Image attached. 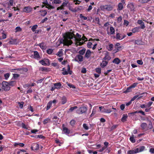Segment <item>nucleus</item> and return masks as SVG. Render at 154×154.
Returning a JSON list of instances; mask_svg holds the SVG:
<instances>
[{
    "instance_id": "obj_1",
    "label": "nucleus",
    "mask_w": 154,
    "mask_h": 154,
    "mask_svg": "<svg viewBox=\"0 0 154 154\" xmlns=\"http://www.w3.org/2000/svg\"><path fill=\"white\" fill-rule=\"evenodd\" d=\"M63 38L64 39L63 40V44L67 46L71 45L72 44L73 42L71 40L73 39V38H75V41H76V44L82 40L81 38H76L73 33L70 32L66 33L63 36Z\"/></svg>"
},
{
    "instance_id": "obj_2",
    "label": "nucleus",
    "mask_w": 154,
    "mask_h": 154,
    "mask_svg": "<svg viewBox=\"0 0 154 154\" xmlns=\"http://www.w3.org/2000/svg\"><path fill=\"white\" fill-rule=\"evenodd\" d=\"M1 84L2 85V91H7L10 90L11 87L9 86L8 82H3Z\"/></svg>"
},
{
    "instance_id": "obj_3",
    "label": "nucleus",
    "mask_w": 154,
    "mask_h": 154,
    "mask_svg": "<svg viewBox=\"0 0 154 154\" xmlns=\"http://www.w3.org/2000/svg\"><path fill=\"white\" fill-rule=\"evenodd\" d=\"M87 110V107L85 106H81L76 111L77 113L79 114H82L85 113Z\"/></svg>"
},
{
    "instance_id": "obj_4",
    "label": "nucleus",
    "mask_w": 154,
    "mask_h": 154,
    "mask_svg": "<svg viewBox=\"0 0 154 154\" xmlns=\"http://www.w3.org/2000/svg\"><path fill=\"white\" fill-rule=\"evenodd\" d=\"M113 8V7L110 5H103L101 7V10L103 11L106 10L109 11L112 10Z\"/></svg>"
},
{
    "instance_id": "obj_5",
    "label": "nucleus",
    "mask_w": 154,
    "mask_h": 154,
    "mask_svg": "<svg viewBox=\"0 0 154 154\" xmlns=\"http://www.w3.org/2000/svg\"><path fill=\"white\" fill-rule=\"evenodd\" d=\"M31 57L32 58L35 59L37 60H39L40 58L39 54L38 52L37 51H33V54L32 55Z\"/></svg>"
},
{
    "instance_id": "obj_6",
    "label": "nucleus",
    "mask_w": 154,
    "mask_h": 154,
    "mask_svg": "<svg viewBox=\"0 0 154 154\" xmlns=\"http://www.w3.org/2000/svg\"><path fill=\"white\" fill-rule=\"evenodd\" d=\"M83 56L81 55L78 54L76 56L75 59V60L78 62H82L83 61Z\"/></svg>"
},
{
    "instance_id": "obj_7",
    "label": "nucleus",
    "mask_w": 154,
    "mask_h": 154,
    "mask_svg": "<svg viewBox=\"0 0 154 154\" xmlns=\"http://www.w3.org/2000/svg\"><path fill=\"white\" fill-rule=\"evenodd\" d=\"M63 127V132L64 134H68L70 133V131L67 128L64 127V124L62 125Z\"/></svg>"
},
{
    "instance_id": "obj_8",
    "label": "nucleus",
    "mask_w": 154,
    "mask_h": 154,
    "mask_svg": "<svg viewBox=\"0 0 154 154\" xmlns=\"http://www.w3.org/2000/svg\"><path fill=\"white\" fill-rule=\"evenodd\" d=\"M32 8L30 6L25 7L23 9L24 12L28 13L31 12L32 10Z\"/></svg>"
},
{
    "instance_id": "obj_9",
    "label": "nucleus",
    "mask_w": 154,
    "mask_h": 154,
    "mask_svg": "<svg viewBox=\"0 0 154 154\" xmlns=\"http://www.w3.org/2000/svg\"><path fill=\"white\" fill-rule=\"evenodd\" d=\"M138 152V149L135 148L134 149L128 150L127 151L128 154H134Z\"/></svg>"
},
{
    "instance_id": "obj_10",
    "label": "nucleus",
    "mask_w": 154,
    "mask_h": 154,
    "mask_svg": "<svg viewBox=\"0 0 154 154\" xmlns=\"http://www.w3.org/2000/svg\"><path fill=\"white\" fill-rule=\"evenodd\" d=\"M140 127L142 130L147 131V125L146 123L143 122L141 124Z\"/></svg>"
},
{
    "instance_id": "obj_11",
    "label": "nucleus",
    "mask_w": 154,
    "mask_h": 154,
    "mask_svg": "<svg viewBox=\"0 0 154 154\" xmlns=\"http://www.w3.org/2000/svg\"><path fill=\"white\" fill-rule=\"evenodd\" d=\"M8 43L11 45H17V39L11 38L9 41Z\"/></svg>"
},
{
    "instance_id": "obj_12",
    "label": "nucleus",
    "mask_w": 154,
    "mask_h": 154,
    "mask_svg": "<svg viewBox=\"0 0 154 154\" xmlns=\"http://www.w3.org/2000/svg\"><path fill=\"white\" fill-rule=\"evenodd\" d=\"M91 54V52L90 50H88L85 53V57L87 59H88L90 57Z\"/></svg>"
},
{
    "instance_id": "obj_13",
    "label": "nucleus",
    "mask_w": 154,
    "mask_h": 154,
    "mask_svg": "<svg viewBox=\"0 0 154 154\" xmlns=\"http://www.w3.org/2000/svg\"><path fill=\"white\" fill-rule=\"evenodd\" d=\"M111 59V57L109 55L108 53L105 54V57L103 58V60L106 61H109Z\"/></svg>"
},
{
    "instance_id": "obj_14",
    "label": "nucleus",
    "mask_w": 154,
    "mask_h": 154,
    "mask_svg": "<svg viewBox=\"0 0 154 154\" xmlns=\"http://www.w3.org/2000/svg\"><path fill=\"white\" fill-rule=\"evenodd\" d=\"M37 45L40 47L41 49L42 50L45 49L46 48V45L44 42L39 43Z\"/></svg>"
},
{
    "instance_id": "obj_15",
    "label": "nucleus",
    "mask_w": 154,
    "mask_h": 154,
    "mask_svg": "<svg viewBox=\"0 0 154 154\" xmlns=\"http://www.w3.org/2000/svg\"><path fill=\"white\" fill-rule=\"evenodd\" d=\"M59 119V118L57 116H55L53 118V120L51 122L56 124H59L58 121Z\"/></svg>"
},
{
    "instance_id": "obj_16",
    "label": "nucleus",
    "mask_w": 154,
    "mask_h": 154,
    "mask_svg": "<svg viewBox=\"0 0 154 154\" xmlns=\"http://www.w3.org/2000/svg\"><path fill=\"white\" fill-rule=\"evenodd\" d=\"M121 62L120 60L118 58H115L112 61V63L117 64H119Z\"/></svg>"
},
{
    "instance_id": "obj_17",
    "label": "nucleus",
    "mask_w": 154,
    "mask_h": 154,
    "mask_svg": "<svg viewBox=\"0 0 154 154\" xmlns=\"http://www.w3.org/2000/svg\"><path fill=\"white\" fill-rule=\"evenodd\" d=\"M108 62L107 61L103 60L100 64L102 68H104L108 64Z\"/></svg>"
},
{
    "instance_id": "obj_18",
    "label": "nucleus",
    "mask_w": 154,
    "mask_h": 154,
    "mask_svg": "<svg viewBox=\"0 0 154 154\" xmlns=\"http://www.w3.org/2000/svg\"><path fill=\"white\" fill-rule=\"evenodd\" d=\"M14 0H10L8 3V8H10L11 6H13V3H14Z\"/></svg>"
},
{
    "instance_id": "obj_19",
    "label": "nucleus",
    "mask_w": 154,
    "mask_h": 154,
    "mask_svg": "<svg viewBox=\"0 0 154 154\" xmlns=\"http://www.w3.org/2000/svg\"><path fill=\"white\" fill-rule=\"evenodd\" d=\"M39 70L42 72H47L49 71V68L42 67L39 68Z\"/></svg>"
},
{
    "instance_id": "obj_20",
    "label": "nucleus",
    "mask_w": 154,
    "mask_h": 154,
    "mask_svg": "<svg viewBox=\"0 0 154 154\" xmlns=\"http://www.w3.org/2000/svg\"><path fill=\"white\" fill-rule=\"evenodd\" d=\"M122 116L121 119V121L122 122H124L127 120L128 116L127 114H123Z\"/></svg>"
},
{
    "instance_id": "obj_21",
    "label": "nucleus",
    "mask_w": 154,
    "mask_h": 154,
    "mask_svg": "<svg viewBox=\"0 0 154 154\" xmlns=\"http://www.w3.org/2000/svg\"><path fill=\"white\" fill-rule=\"evenodd\" d=\"M123 8V4L121 2L119 3L118 5V8L117 10L119 11H121L122 10Z\"/></svg>"
},
{
    "instance_id": "obj_22",
    "label": "nucleus",
    "mask_w": 154,
    "mask_h": 154,
    "mask_svg": "<svg viewBox=\"0 0 154 154\" xmlns=\"http://www.w3.org/2000/svg\"><path fill=\"white\" fill-rule=\"evenodd\" d=\"M39 12L41 13L40 15L43 17L45 16L47 14V12L46 10H41Z\"/></svg>"
},
{
    "instance_id": "obj_23",
    "label": "nucleus",
    "mask_w": 154,
    "mask_h": 154,
    "mask_svg": "<svg viewBox=\"0 0 154 154\" xmlns=\"http://www.w3.org/2000/svg\"><path fill=\"white\" fill-rule=\"evenodd\" d=\"M122 35L119 32H117L116 39L117 40H122Z\"/></svg>"
},
{
    "instance_id": "obj_24",
    "label": "nucleus",
    "mask_w": 154,
    "mask_h": 154,
    "mask_svg": "<svg viewBox=\"0 0 154 154\" xmlns=\"http://www.w3.org/2000/svg\"><path fill=\"white\" fill-rule=\"evenodd\" d=\"M143 42L141 40H135V44L138 45H143Z\"/></svg>"
},
{
    "instance_id": "obj_25",
    "label": "nucleus",
    "mask_w": 154,
    "mask_h": 154,
    "mask_svg": "<svg viewBox=\"0 0 154 154\" xmlns=\"http://www.w3.org/2000/svg\"><path fill=\"white\" fill-rule=\"evenodd\" d=\"M33 146L35 150H38L39 148V145L38 143H34L33 144Z\"/></svg>"
},
{
    "instance_id": "obj_26",
    "label": "nucleus",
    "mask_w": 154,
    "mask_h": 154,
    "mask_svg": "<svg viewBox=\"0 0 154 154\" xmlns=\"http://www.w3.org/2000/svg\"><path fill=\"white\" fill-rule=\"evenodd\" d=\"M112 112V110L110 109H103L102 110V113H110Z\"/></svg>"
},
{
    "instance_id": "obj_27",
    "label": "nucleus",
    "mask_w": 154,
    "mask_h": 154,
    "mask_svg": "<svg viewBox=\"0 0 154 154\" xmlns=\"http://www.w3.org/2000/svg\"><path fill=\"white\" fill-rule=\"evenodd\" d=\"M129 139L131 142L133 143H135L136 141L135 139L134 138V135L133 134L132 135Z\"/></svg>"
},
{
    "instance_id": "obj_28",
    "label": "nucleus",
    "mask_w": 154,
    "mask_h": 154,
    "mask_svg": "<svg viewBox=\"0 0 154 154\" xmlns=\"http://www.w3.org/2000/svg\"><path fill=\"white\" fill-rule=\"evenodd\" d=\"M8 83L9 86H13L16 84V82L15 81H11L8 82Z\"/></svg>"
},
{
    "instance_id": "obj_29",
    "label": "nucleus",
    "mask_w": 154,
    "mask_h": 154,
    "mask_svg": "<svg viewBox=\"0 0 154 154\" xmlns=\"http://www.w3.org/2000/svg\"><path fill=\"white\" fill-rule=\"evenodd\" d=\"M113 45L112 44H110L109 45L108 47H107V49L109 51H111L113 48Z\"/></svg>"
},
{
    "instance_id": "obj_30",
    "label": "nucleus",
    "mask_w": 154,
    "mask_h": 154,
    "mask_svg": "<svg viewBox=\"0 0 154 154\" xmlns=\"http://www.w3.org/2000/svg\"><path fill=\"white\" fill-rule=\"evenodd\" d=\"M97 107V106H95L93 107L92 112L90 116V117H92L96 113V107Z\"/></svg>"
},
{
    "instance_id": "obj_31",
    "label": "nucleus",
    "mask_w": 154,
    "mask_h": 154,
    "mask_svg": "<svg viewBox=\"0 0 154 154\" xmlns=\"http://www.w3.org/2000/svg\"><path fill=\"white\" fill-rule=\"evenodd\" d=\"M86 49L84 48L83 49L79 51V55H83L85 52Z\"/></svg>"
},
{
    "instance_id": "obj_32",
    "label": "nucleus",
    "mask_w": 154,
    "mask_h": 154,
    "mask_svg": "<svg viewBox=\"0 0 154 154\" xmlns=\"http://www.w3.org/2000/svg\"><path fill=\"white\" fill-rule=\"evenodd\" d=\"M67 102V100L66 98L64 96L61 99V103L62 104H64Z\"/></svg>"
},
{
    "instance_id": "obj_33",
    "label": "nucleus",
    "mask_w": 154,
    "mask_h": 154,
    "mask_svg": "<svg viewBox=\"0 0 154 154\" xmlns=\"http://www.w3.org/2000/svg\"><path fill=\"white\" fill-rule=\"evenodd\" d=\"M52 104V101H50L47 104L46 110H48L51 107Z\"/></svg>"
},
{
    "instance_id": "obj_34",
    "label": "nucleus",
    "mask_w": 154,
    "mask_h": 154,
    "mask_svg": "<svg viewBox=\"0 0 154 154\" xmlns=\"http://www.w3.org/2000/svg\"><path fill=\"white\" fill-rule=\"evenodd\" d=\"M138 149V152H140L143 151L145 149V147L144 146H140L139 148H137Z\"/></svg>"
},
{
    "instance_id": "obj_35",
    "label": "nucleus",
    "mask_w": 154,
    "mask_h": 154,
    "mask_svg": "<svg viewBox=\"0 0 154 154\" xmlns=\"http://www.w3.org/2000/svg\"><path fill=\"white\" fill-rule=\"evenodd\" d=\"M139 27H135L133 28L132 30V32L133 33H134L137 32H138L139 31Z\"/></svg>"
},
{
    "instance_id": "obj_36",
    "label": "nucleus",
    "mask_w": 154,
    "mask_h": 154,
    "mask_svg": "<svg viewBox=\"0 0 154 154\" xmlns=\"http://www.w3.org/2000/svg\"><path fill=\"white\" fill-rule=\"evenodd\" d=\"M132 88L130 86L129 87H128L123 92L125 93L126 94L129 92H130L131 91Z\"/></svg>"
},
{
    "instance_id": "obj_37",
    "label": "nucleus",
    "mask_w": 154,
    "mask_h": 154,
    "mask_svg": "<svg viewBox=\"0 0 154 154\" xmlns=\"http://www.w3.org/2000/svg\"><path fill=\"white\" fill-rule=\"evenodd\" d=\"M18 145H19L21 147H23L24 146V144L23 143H15L14 144V146H16Z\"/></svg>"
},
{
    "instance_id": "obj_38",
    "label": "nucleus",
    "mask_w": 154,
    "mask_h": 154,
    "mask_svg": "<svg viewBox=\"0 0 154 154\" xmlns=\"http://www.w3.org/2000/svg\"><path fill=\"white\" fill-rule=\"evenodd\" d=\"M54 85L56 88H60L61 86V84L60 82L54 83Z\"/></svg>"
},
{
    "instance_id": "obj_39",
    "label": "nucleus",
    "mask_w": 154,
    "mask_h": 154,
    "mask_svg": "<svg viewBox=\"0 0 154 154\" xmlns=\"http://www.w3.org/2000/svg\"><path fill=\"white\" fill-rule=\"evenodd\" d=\"M54 51V49H52L49 48L46 51L47 53L48 54L51 55L52 54Z\"/></svg>"
},
{
    "instance_id": "obj_40",
    "label": "nucleus",
    "mask_w": 154,
    "mask_h": 154,
    "mask_svg": "<svg viewBox=\"0 0 154 154\" xmlns=\"http://www.w3.org/2000/svg\"><path fill=\"white\" fill-rule=\"evenodd\" d=\"M110 30L111 34L113 35L115 33V30L113 27L112 26L110 27Z\"/></svg>"
},
{
    "instance_id": "obj_41",
    "label": "nucleus",
    "mask_w": 154,
    "mask_h": 154,
    "mask_svg": "<svg viewBox=\"0 0 154 154\" xmlns=\"http://www.w3.org/2000/svg\"><path fill=\"white\" fill-rule=\"evenodd\" d=\"M151 0H138L139 2L142 4H144L148 3L149 1Z\"/></svg>"
},
{
    "instance_id": "obj_42",
    "label": "nucleus",
    "mask_w": 154,
    "mask_h": 154,
    "mask_svg": "<svg viewBox=\"0 0 154 154\" xmlns=\"http://www.w3.org/2000/svg\"><path fill=\"white\" fill-rule=\"evenodd\" d=\"M77 108V106H76L72 107L69 109V112H72L74 109H76Z\"/></svg>"
},
{
    "instance_id": "obj_43",
    "label": "nucleus",
    "mask_w": 154,
    "mask_h": 154,
    "mask_svg": "<svg viewBox=\"0 0 154 154\" xmlns=\"http://www.w3.org/2000/svg\"><path fill=\"white\" fill-rule=\"evenodd\" d=\"M153 126L152 123L151 121L149 122V123L148 125V126H147V130L149 129H151L152 128Z\"/></svg>"
},
{
    "instance_id": "obj_44",
    "label": "nucleus",
    "mask_w": 154,
    "mask_h": 154,
    "mask_svg": "<svg viewBox=\"0 0 154 154\" xmlns=\"http://www.w3.org/2000/svg\"><path fill=\"white\" fill-rule=\"evenodd\" d=\"M63 51H59L56 54V55L59 57H61L63 56Z\"/></svg>"
},
{
    "instance_id": "obj_45",
    "label": "nucleus",
    "mask_w": 154,
    "mask_h": 154,
    "mask_svg": "<svg viewBox=\"0 0 154 154\" xmlns=\"http://www.w3.org/2000/svg\"><path fill=\"white\" fill-rule=\"evenodd\" d=\"M50 119L49 118H47L45 119L44 121H43V123L45 125L47 123H48V122H50Z\"/></svg>"
},
{
    "instance_id": "obj_46",
    "label": "nucleus",
    "mask_w": 154,
    "mask_h": 154,
    "mask_svg": "<svg viewBox=\"0 0 154 154\" xmlns=\"http://www.w3.org/2000/svg\"><path fill=\"white\" fill-rule=\"evenodd\" d=\"M38 27V25H35L32 27L31 28L33 32L35 31V29H37Z\"/></svg>"
},
{
    "instance_id": "obj_47",
    "label": "nucleus",
    "mask_w": 154,
    "mask_h": 154,
    "mask_svg": "<svg viewBox=\"0 0 154 154\" xmlns=\"http://www.w3.org/2000/svg\"><path fill=\"white\" fill-rule=\"evenodd\" d=\"M61 1L60 0H54L52 3L55 4H59L61 3Z\"/></svg>"
},
{
    "instance_id": "obj_48",
    "label": "nucleus",
    "mask_w": 154,
    "mask_h": 154,
    "mask_svg": "<svg viewBox=\"0 0 154 154\" xmlns=\"http://www.w3.org/2000/svg\"><path fill=\"white\" fill-rule=\"evenodd\" d=\"M83 128L86 130H87L89 129L88 126L87 125V124L85 123H84L83 125Z\"/></svg>"
},
{
    "instance_id": "obj_49",
    "label": "nucleus",
    "mask_w": 154,
    "mask_h": 154,
    "mask_svg": "<svg viewBox=\"0 0 154 154\" xmlns=\"http://www.w3.org/2000/svg\"><path fill=\"white\" fill-rule=\"evenodd\" d=\"M68 3V1L67 0H66L65 2H63L62 5V6L63 7V8L67 5V4Z\"/></svg>"
},
{
    "instance_id": "obj_50",
    "label": "nucleus",
    "mask_w": 154,
    "mask_h": 154,
    "mask_svg": "<svg viewBox=\"0 0 154 154\" xmlns=\"http://www.w3.org/2000/svg\"><path fill=\"white\" fill-rule=\"evenodd\" d=\"M39 63L40 64L44 66H46L47 65L46 63L44 61V60H41L39 61Z\"/></svg>"
},
{
    "instance_id": "obj_51",
    "label": "nucleus",
    "mask_w": 154,
    "mask_h": 154,
    "mask_svg": "<svg viewBox=\"0 0 154 154\" xmlns=\"http://www.w3.org/2000/svg\"><path fill=\"white\" fill-rule=\"evenodd\" d=\"M121 46H119V47L116 48H115L116 49L114 50V52L115 53H116L117 52L121 50Z\"/></svg>"
},
{
    "instance_id": "obj_52",
    "label": "nucleus",
    "mask_w": 154,
    "mask_h": 154,
    "mask_svg": "<svg viewBox=\"0 0 154 154\" xmlns=\"http://www.w3.org/2000/svg\"><path fill=\"white\" fill-rule=\"evenodd\" d=\"M67 85L70 88H72L73 89H75V86H74V85L73 84H72L70 83H68L67 84Z\"/></svg>"
},
{
    "instance_id": "obj_53",
    "label": "nucleus",
    "mask_w": 154,
    "mask_h": 154,
    "mask_svg": "<svg viewBox=\"0 0 154 154\" xmlns=\"http://www.w3.org/2000/svg\"><path fill=\"white\" fill-rule=\"evenodd\" d=\"M138 84V83L137 82H135L133 83L132 85H131L130 86L132 88H134Z\"/></svg>"
},
{
    "instance_id": "obj_54",
    "label": "nucleus",
    "mask_w": 154,
    "mask_h": 154,
    "mask_svg": "<svg viewBox=\"0 0 154 154\" xmlns=\"http://www.w3.org/2000/svg\"><path fill=\"white\" fill-rule=\"evenodd\" d=\"M10 76V74L9 73H7L4 75V76L5 77V79L7 80Z\"/></svg>"
},
{
    "instance_id": "obj_55",
    "label": "nucleus",
    "mask_w": 154,
    "mask_h": 154,
    "mask_svg": "<svg viewBox=\"0 0 154 154\" xmlns=\"http://www.w3.org/2000/svg\"><path fill=\"white\" fill-rule=\"evenodd\" d=\"M101 69L100 68H97L96 69V71L98 74L101 73Z\"/></svg>"
},
{
    "instance_id": "obj_56",
    "label": "nucleus",
    "mask_w": 154,
    "mask_h": 154,
    "mask_svg": "<svg viewBox=\"0 0 154 154\" xmlns=\"http://www.w3.org/2000/svg\"><path fill=\"white\" fill-rule=\"evenodd\" d=\"M13 78L14 79H16L19 77L20 75L17 74H13Z\"/></svg>"
},
{
    "instance_id": "obj_57",
    "label": "nucleus",
    "mask_w": 154,
    "mask_h": 154,
    "mask_svg": "<svg viewBox=\"0 0 154 154\" xmlns=\"http://www.w3.org/2000/svg\"><path fill=\"white\" fill-rule=\"evenodd\" d=\"M75 121L74 120H72L70 122V125L72 126L75 124Z\"/></svg>"
},
{
    "instance_id": "obj_58",
    "label": "nucleus",
    "mask_w": 154,
    "mask_h": 154,
    "mask_svg": "<svg viewBox=\"0 0 154 154\" xmlns=\"http://www.w3.org/2000/svg\"><path fill=\"white\" fill-rule=\"evenodd\" d=\"M80 17L82 19L84 20H86L87 19V17L83 16L82 14H81L80 15Z\"/></svg>"
},
{
    "instance_id": "obj_59",
    "label": "nucleus",
    "mask_w": 154,
    "mask_h": 154,
    "mask_svg": "<svg viewBox=\"0 0 154 154\" xmlns=\"http://www.w3.org/2000/svg\"><path fill=\"white\" fill-rule=\"evenodd\" d=\"M92 45V44L91 42H89L87 43V46L88 48H91Z\"/></svg>"
},
{
    "instance_id": "obj_60",
    "label": "nucleus",
    "mask_w": 154,
    "mask_h": 154,
    "mask_svg": "<svg viewBox=\"0 0 154 154\" xmlns=\"http://www.w3.org/2000/svg\"><path fill=\"white\" fill-rule=\"evenodd\" d=\"M117 125H113L110 128L111 130L112 131L114 130V129H116L117 127Z\"/></svg>"
},
{
    "instance_id": "obj_61",
    "label": "nucleus",
    "mask_w": 154,
    "mask_h": 154,
    "mask_svg": "<svg viewBox=\"0 0 154 154\" xmlns=\"http://www.w3.org/2000/svg\"><path fill=\"white\" fill-rule=\"evenodd\" d=\"M35 138H45V137L42 135H35Z\"/></svg>"
},
{
    "instance_id": "obj_62",
    "label": "nucleus",
    "mask_w": 154,
    "mask_h": 154,
    "mask_svg": "<svg viewBox=\"0 0 154 154\" xmlns=\"http://www.w3.org/2000/svg\"><path fill=\"white\" fill-rule=\"evenodd\" d=\"M21 127L22 128L27 129V128L26 127V126L25 125V124L23 123H22L21 124Z\"/></svg>"
},
{
    "instance_id": "obj_63",
    "label": "nucleus",
    "mask_w": 154,
    "mask_h": 154,
    "mask_svg": "<svg viewBox=\"0 0 154 154\" xmlns=\"http://www.w3.org/2000/svg\"><path fill=\"white\" fill-rule=\"evenodd\" d=\"M16 32H19L21 31V29L20 27L17 26L15 28Z\"/></svg>"
},
{
    "instance_id": "obj_64",
    "label": "nucleus",
    "mask_w": 154,
    "mask_h": 154,
    "mask_svg": "<svg viewBox=\"0 0 154 154\" xmlns=\"http://www.w3.org/2000/svg\"><path fill=\"white\" fill-rule=\"evenodd\" d=\"M23 103H24L23 102H19V107L20 108H23Z\"/></svg>"
}]
</instances>
